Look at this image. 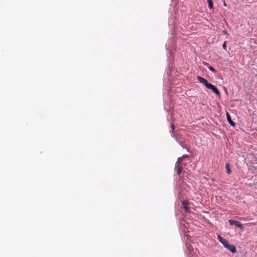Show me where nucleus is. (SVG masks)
Masks as SVG:
<instances>
[{
	"label": "nucleus",
	"instance_id": "obj_1",
	"mask_svg": "<svg viewBox=\"0 0 257 257\" xmlns=\"http://www.w3.org/2000/svg\"><path fill=\"white\" fill-rule=\"evenodd\" d=\"M197 79L199 81L200 83H202L204 86H205L206 88L212 90V91L214 92L216 95H220L219 91L217 89V88L216 86H214L213 85L208 83V81L205 78L201 76H197Z\"/></svg>",
	"mask_w": 257,
	"mask_h": 257
},
{
	"label": "nucleus",
	"instance_id": "obj_2",
	"mask_svg": "<svg viewBox=\"0 0 257 257\" xmlns=\"http://www.w3.org/2000/svg\"><path fill=\"white\" fill-rule=\"evenodd\" d=\"M182 158H178L177 161L175 164V168L176 169L177 173L180 175L182 173L183 169V164L181 163Z\"/></svg>",
	"mask_w": 257,
	"mask_h": 257
},
{
	"label": "nucleus",
	"instance_id": "obj_3",
	"mask_svg": "<svg viewBox=\"0 0 257 257\" xmlns=\"http://www.w3.org/2000/svg\"><path fill=\"white\" fill-rule=\"evenodd\" d=\"M229 223L230 225H234L240 229L242 228L243 227L242 224L238 221L230 219L229 220Z\"/></svg>",
	"mask_w": 257,
	"mask_h": 257
},
{
	"label": "nucleus",
	"instance_id": "obj_4",
	"mask_svg": "<svg viewBox=\"0 0 257 257\" xmlns=\"http://www.w3.org/2000/svg\"><path fill=\"white\" fill-rule=\"evenodd\" d=\"M224 247L227 248L232 253H235L236 251L235 246L233 245H231L228 243H227V244Z\"/></svg>",
	"mask_w": 257,
	"mask_h": 257
},
{
	"label": "nucleus",
	"instance_id": "obj_5",
	"mask_svg": "<svg viewBox=\"0 0 257 257\" xmlns=\"http://www.w3.org/2000/svg\"><path fill=\"white\" fill-rule=\"evenodd\" d=\"M182 205L186 212H190V209L188 206V201H183L182 202Z\"/></svg>",
	"mask_w": 257,
	"mask_h": 257
},
{
	"label": "nucleus",
	"instance_id": "obj_6",
	"mask_svg": "<svg viewBox=\"0 0 257 257\" xmlns=\"http://www.w3.org/2000/svg\"><path fill=\"white\" fill-rule=\"evenodd\" d=\"M217 238L220 242H221L224 245V246H225L228 243V241L222 237L220 235H218Z\"/></svg>",
	"mask_w": 257,
	"mask_h": 257
},
{
	"label": "nucleus",
	"instance_id": "obj_7",
	"mask_svg": "<svg viewBox=\"0 0 257 257\" xmlns=\"http://www.w3.org/2000/svg\"><path fill=\"white\" fill-rule=\"evenodd\" d=\"M226 116H227V120H228L229 123L232 126H234L235 123L232 121V120L231 119V117L228 112L226 113Z\"/></svg>",
	"mask_w": 257,
	"mask_h": 257
},
{
	"label": "nucleus",
	"instance_id": "obj_8",
	"mask_svg": "<svg viewBox=\"0 0 257 257\" xmlns=\"http://www.w3.org/2000/svg\"><path fill=\"white\" fill-rule=\"evenodd\" d=\"M225 168L226 169V172L228 174H230L231 172V169H230V166L229 163H227L225 164Z\"/></svg>",
	"mask_w": 257,
	"mask_h": 257
},
{
	"label": "nucleus",
	"instance_id": "obj_9",
	"mask_svg": "<svg viewBox=\"0 0 257 257\" xmlns=\"http://www.w3.org/2000/svg\"><path fill=\"white\" fill-rule=\"evenodd\" d=\"M207 2L208 3V7L210 9H213V4L212 0H207Z\"/></svg>",
	"mask_w": 257,
	"mask_h": 257
},
{
	"label": "nucleus",
	"instance_id": "obj_10",
	"mask_svg": "<svg viewBox=\"0 0 257 257\" xmlns=\"http://www.w3.org/2000/svg\"><path fill=\"white\" fill-rule=\"evenodd\" d=\"M189 156L187 155H184L183 156L181 157H179V158H182V160H181V163L183 162V161H184V158H189Z\"/></svg>",
	"mask_w": 257,
	"mask_h": 257
},
{
	"label": "nucleus",
	"instance_id": "obj_11",
	"mask_svg": "<svg viewBox=\"0 0 257 257\" xmlns=\"http://www.w3.org/2000/svg\"><path fill=\"white\" fill-rule=\"evenodd\" d=\"M208 69L211 71L212 72H214V73H215L216 72V70L213 68L212 67V66H208Z\"/></svg>",
	"mask_w": 257,
	"mask_h": 257
},
{
	"label": "nucleus",
	"instance_id": "obj_12",
	"mask_svg": "<svg viewBox=\"0 0 257 257\" xmlns=\"http://www.w3.org/2000/svg\"><path fill=\"white\" fill-rule=\"evenodd\" d=\"M222 48L224 49V50H226V42L225 41L224 42V43L222 45Z\"/></svg>",
	"mask_w": 257,
	"mask_h": 257
},
{
	"label": "nucleus",
	"instance_id": "obj_13",
	"mask_svg": "<svg viewBox=\"0 0 257 257\" xmlns=\"http://www.w3.org/2000/svg\"><path fill=\"white\" fill-rule=\"evenodd\" d=\"M171 131L172 132H173L174 129H175V126L173 124H171Z\"/></svg>",
	"mask_w": 257,
	"mask_h": 257
},
{
	"label": "nucleus",
	"instance_id": "obj_14",
	"mask_svg": "<svg viewBox=\"0 0 257 257\" xmlns=\"http://www.w3.org/2000/svg\"><path fill=\"white\" fill-rule=\"evenodd\" d=\"M223 33L224 34H225V35H227V34H227V32H226L225 30H224V31H223Z\"/></svg>",
	"mask_w": 257,
	"mask_h": 257
}]
</instances>
